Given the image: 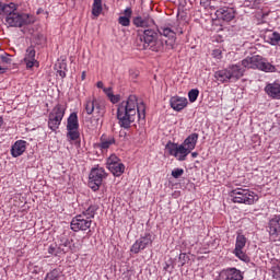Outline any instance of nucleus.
I'll return each instance as SVG.
<instances>
[{"label":"nucleus","mask_w":280,"mask_h":280,"mask_svg":"<svg viewBox=\"0 0 280 280\" xmlns=\"http://www.w3.org/2000/svg\"><path fill=\"white\" fill-rule=\"evenodd\" d=\"M145 120V104L138 103L137 96L130 95L127 101H122L117 107V119L120 128L128 129L135 120Z\"/></svg>","instance_id":"f257e3e1"},{"label":"nucleus","mask_w":280,"mask_h":280,"mask_svg":"<svg viewBox=\"0 0 280 280\" xmlns=\"http://www.w3.org/2000/svg\"><path fill=\"white\" fill-rule=\"evenodd\" d=\"M198 137V133H191L184 140L182 144L170 141L166 143L165 150L170 156H174L177 159V161H187V156L191 154L192 150H196Z\"/></svg>","instance_id":"f03ea898"},{"label":"nucleus","mask_w":280,"mask_h":280,"mask_svg":"<svg viewBox=\"0 0 280 280\" xmlns=\"http://www.w3.org/2000/svg\"><path fill=\"white\" fill-rule=\"evenodd\" d=\"M138 49H150L151 51H163L165 40L159 38V33L154 30H144L137 38Z\"/></svg>","instance_id":"7ed1b4c3"},{"label":"nucleus","mask_w":280,"mask_h":280,"mask_svg":"<svg viewBox=\"0 0 280 280\" xmlns=\"http://www.w3.org/2000/svg\"><path fill=\"white\" fill-rule=\"evenodd\" d=\"M2 16H5V25L9 27H24V25L32 23L30 14L19 12V4L14 2L9 3L8 10Z\"/></svg>","instance_id":"20e7f679"},{"label":"nucleus","mask_w":280,"mask_h":280,"mask_svg":"<svg viewBox=\"0 0 280 280\" xmlns=\"http://www.w3.org/2000/svg\"><path fill=\"white\" fill-rule=\"evenodd\" d=\"M246 71V68L242 65V61L235 65L229 66L226 69L219 70L214 73L215 80L219 82H233L240 80V78L244 77V72Z\"/></svg>","instance_id":"39448f33"},{"label":"nucleus","mask_w":280,"mask_h":280,"mask_svg":"<svg viewBox=\"0 0 280 280\" xmlns=\"http://www.w3.org/2000/svg\"><path fill=\"white\" fill-rule=\"evenodd\" d=\"M232 202L237 205H255L259 196L248 188H235L230 191Z\"/></svg>","instance_id":"423d86ee"},{"label":"nucleus","mask_w":280,"mask_h":280,"mask_svg":"<svg viewBox=\"0 0 280 280\" xmlns=\"http://www.w3.org/2000/svg\"><path fill=\"white\" fill-rule=\"evenodd\" d=\"M67 107L62 104H57L48 115V128L56 132L65 119Z\"/></svg>","instance_id":"0eeeda50"},{"label":"nucleus","mask_w":280,"mask_h":280,"mask_svg":"<svg viewBox=\"0 0 280 280\" xmlns=\"http://www.w3.org/2000/svg\"><path fill=\"white\" fill-rule=\"evenodd\" d=\"M108 174H106V171L104 167H94L90 172L89 176V187L93 191H97L100 187H102V183H104V178H106Z\"/></svg>","instance_id":"6e6552de"},{"label":"nucleus","mask_w":280,"mask_h":280,"mask_svg":"<svg viewBox=\"0 0 280 280\" xmlns=\"http://www.w3.org/2000/svg\"><path fill=\"white\" fill-rule=\"evenodd\" d=\"M80 128V122L78 120V113L73 112L70 114L67 120V137L70 139V141H78L80 139V131H78Z\"/></svg>","instance_id":"1a4fd4ad"},{"label":"nucleus","mask_w":280,"mask_h":280,"mask_svg":"<svg viewBox=\"0 0 280 280\" xmlns=\"http://www.w3.org/2000/svg\"><path fill=\"white\" fill-rule=\"evenodd\" d=\"M84 108L86 115H93L95 113L96 117H104L106 114V106L96 98H86Z\"/></svg>","instance_id":"9d476101"},{"label":"nucleus","mask_w":280,"mask_h":280,"mask_svg":"<svg viewBox=\"0 0 280 280\" xmlns=\"http://www.w3.org/2000/svg\"><path fill=\"white\" fill-rule=\"evenodd\" d=\"M106 167L107 170H109L113 176H116V177L121 176V174L126 172V165H124V163H121V160L115 154H112L107 159Z\"/></svg>","instance_id":"9b49d317"},{"label":"nucleus","mask_w":280,"mask_h":280,"mask_svg":"<svg viewBox=\"0 0 280 280\" xmlns=\"http://www.w3.org/2000/svg\"><path fill=\"white\" fill-rule=\"evenodd\" d=\"M91 224H93V220L88 219L84 214H79L72 219L70 229L74 233L89 231V229H91Z\"/></svg>","instance_id":"f8f14e48"},{"label":"nucleus","mask_w":280,"mask_h":280,"mask_svg":"<svg viewBox=\"0 0 280 280\" xmlns=\"http://www.w3.org/2000/svg\"><path fill=\"white\" fill-rule=\"evenodd\" d=\"M148 246H152V235L150 233L145 234L144 236L140 237L138 241L133 243L131 246V253L138 255L140 250H145Z\"/></svg>","instance_id":"ddd939ff"},{"label":"nucleus","mask_w":280,"mask_h":280,"mask_svg":"<svg viewBox=\"0 0 280 280\" xmlns=\"http://www.w3.org/2000/svg\"><path fill=\"white\" fill-rule=\"evenodd\" d=\"M268 229L270 238L272 242H277V240H279L280 233V214H276L271 220H269Z\"/></svg>","instance_id":"4468645a"},{"label":"nucleus","mask_w":280,"mask_h":280,"mask_svg":"<svg viewBox=\"0 0 280 280\" xmlns=\"http://www.w3.org/2000/svg\"><path fill=\"white\" fill-rule=\"evenodd\" d=\"M215 16L219 21H225V23H231L235 19V9L231 7H222L215 11Z\"/></svg>","instance_id":"2eb2a0df"},{"label":"nucleus","mask_w":280,"mask_h":280,"mask_svg":"<svg viewBox=\"0 0 280 280\" xmlns=\"http://www.w3.org/2000/svg\"><path fill=\"white\" fill-rule=\"evenodd\" d=\"M264 60V57L259 56V55H255L252 57H247L245 59L242 60V66L245 69H258L261 67V62Z\"/></svg>","instance_id":"dca6fc26"},{"label":"nucleus","mask_w":280,"mask_h":280,"mask_svg":"<svg viewBox=\"0 0 280 280\" xmlns=\"http://www.w3.org/2000/svg\"><path fill=\"white\" fill-rule=\"evenodd\" d=\"M223 280H244V273L237 268H228L221 271Z\"/></svg>","instance_id":"f3484780"},{"label":"nucleus","mask_w":280,"mask_h":280,"mask_svg":"<svg viewBox=\"0 0 280 280\" xmlns=\"http://www.w3.org/2000/svg\"><path fill=\"white\" fill-rule=\"evenodd\" d=\"M26 150H27V141L18 140L11 147V156H13V159H19V156H23Z\"/></svg>","instance_id":"a211bd4d"},{"label":"nucleus","mask_w":280,"mask_h":280,"mask_svg":"<svg viewBox=\"0 0 280 280\" xmlns=\"http://www.w3.org/2000/svg\"><path fill=\"white\" fill-rule=\"evenodd\" d=\"M170 104L173 110H177V113H179V110H183L187 106L188 102L187 98L183 96H173L170 100Z\"/></svg>","instance_id":"6ab92c4d"},{"label":"nucleus","mask_w":280,"mask_h":280,"mask_svg":"<svg viewBox=\"0 0 280 280\" xmlns=\"http://www.w3.org/2000/svg\"><path fill=\"white\" fill-rule=\"evenodd\" d=\"M265 93L272 100H280V84L269 83L265 86Z\"/></svg>","instance_id":"aec40b11"},{"label":"nucleus","mask_w":280,"mask_h":280,"mask_svg":"<svg viewBox=\"0 0 280 280\" xmlns=\"http://www.w3.org/2000/svg\"><path fill=\"white\" fill-rule=\"evenodd\" d=\"M24 62L26 63L27 69H32V67H34L36 62V49H34L33 46H30L26 49Z\"/></svg>","instance_id":"412c9836"},{"label":"nucleus","mask_w":280,"mask_h":280,"mask_svg":"<svg viewBox=\"0 0 280 280\" xmlns=\"http://www.w3.org/2000/svg\"><path fill=\"white\" fill-rule=\"evenodd\" d=\"M115 137L102 135L97 148H100V150H108V148H110V145H115Z\"/></svg>","instance_id":"4be33fe9"},{"label":"nucleus","mask_w":280,"mask_h":280,"mask_svg":"<svg viewBox=\"0 0 280 280\" xmlns=\"http://www.w3.org/2000/svg\"><path fill=\"white\" fill-rule=\"evenodd\" d=\"M124 14L125 15L119 16L118 23L119 25H122V27H128L130 26V18L132 16V9L130 8L125 9Z\"/></svg>","instance_id":"5701e85b"},{"label":"nucleus","mask_w":280,"mask_h":280,"mask_svg":"<svg viewBox=\"0 0 280 280\" xmlns=\"http://www.w3.org/2000/svg\"><path fill=\"white\" fill-rule=\"evenodd\" d=\"M258 70L264 71L265 73H275V71H277V68L268 60L262 58V61L260 62V68H258Z\"/></svg>","instance_id":"b1692460"},{"label":"nucleus","mask_w":280,"mask_h":280,"mask_svg":"<svg viewBox=\"0 0 280 280\" xmlns=\"http://www.w3.org/2000/svg\"><path fill=\"white\" fill-rule=\"evenodd\" d=\"M97 209H100L97 205H92L85 211H83L81 215H84L88 220H93V218H95Z\"/></svg>","instance_id":"393cba45"},{"label":"nucleus","mask_w":280,"mask_h":280,"mask_svg":"<svg viewBox=\"0 0 280 280\" xmlns=\"http://www.w3.org/2000/svg\"><path fill=\"white\" fill-rule=\"evenodd\" d=\"M246 242H247V238L246 236H244V234H237L234 249L244 250V248H246Z\"/></svg>","instance_id":"a878e982"},{"label":"nucleus","mask_w":280,"mask_h":280,"mask_svg":"<svg viewBox=\"0 0 280 280\" xmlns=\"http://www.w3.org/2000/svg\"><path fill=\"white\" fill-rule=\"evenodd\" d=\"M267 43L272 46H280V34L279 32H273L269 35H267Z\"/></svg>","instance_id":"bb28decb"},{"label":"nucleus","mask_w":280,"mask_h":280,"mask_svg":"<svg viewBox=\"0 0 280 280\" xmlns=\"http://www.w3.org/2000/svg\"><path fill=\"white\" fill-rule=\"evenodd\" d=\"M55 69L60 78H67V61H59L56 63Z\"/></svg>","instance_id":"cd10ccee"},{"label":"nucleus","mask_w":280,"mask_h":280,"mask_svg":"<svg viewBox=\"0 0 280 280\" xmlns=\"http://www.w3.org/2000/svg\"><path fill=\"white\" fill-rule=\"evenodd\" d=\"M161 36H165L166 38H171L173 40H176V32H174L170 27H161L160 28Z\"/></svg>","instance_id":"c85d7f7f"},{"label":"nucleus","mask_w":280,"mask_h":280,"mask_svg":"<svg viewBox=\"0 0 280 280\" xmlns=\"http://www.w3.org/2000/svg\"><path fill=\"white\" fill-rule=\"evenodd\" d=\"M233 255H235L237 259L244 261L245 264H248V261H250V258L248 257V255H246V253H244V249H234Z\"/></svg>","instance_id":"c756f323"},{"label":"nucleus","mask_w":280,"mask_h":280,"mask_svg":"<svg viewBox=\"0 0 280 280\" xmlns=\"http://www.w3.org/2000/svg\"><path fill=\"white\" fill-rule=\"evenodd\" d=\"M59 250L63 254L69 253V250H71V242L67 238L61 241V244L59 245Z\"/></svg>","instance_id":"7c9ffc66"},{"label":"nucleus","mask_w":280,"mask_h":280,"mask_svg":"<svg viewBox=\"0 0 280 280\" xmlns=\"http://www.w3.org/2000/svg\"><path fill=\"white\" fill-rule=\"evenodd\" d=\"M58 279H60V270L58 269L51 270L45 277V280H58Z\"/></svg>","instance_id":"2f4dec72"},{"label":"nucleus","mask_w":280,"mask_h":280,"mask_svg":"<svg viewBox=\"0 0 280 280\" xmlns=\"http://www.w3.org/2000/svg\"><path fill=\"white\" fill-rule=\"evenodd\" d=\"M198 95H200V91L198 89H192L188 92V100L189 102L194 103L198 100Z\"/></svg>","instance_id":"473e14b6"},{"label":"nucleus","mask_w":280,"mask_h":280,"mask_svg":"<svg viewBox=\"0 0 280 280\" xmlns=\"http://www.w3.org/2000/svg\"><path fill=\"white\" fill-rule=\"evenodd\" d=\"M184 174H185V170L183 168H174L171 173L173 178H180V176H183Z\"/></svg>","instance_id":"72a5a7b5"},{"label":"nucleus","mask_w":280,"mask_h":280,"mask_svg":"<svg viewBox=\"0 0 280 280\" xmlns=\"http://www.w3.org/2000/svg\"><path fill=\"white\" fill-rule=\"evenodd\" d=\"M133 24L137 27H143V25H145V21H143V18L137 16V18L133 19Z\"/></svg>","instance_id":"f704fd0d"},{"label":"nucleus","mask_w":280,"mask_h":280,"mask_svg":"<svg viewBox=\"0 0 280 280\" xmlns=\"http://www.w3.org/2000/svg\"><path fill=\"white\" fill-rule=\"evenodd\" d=\"M8 8H10V3H3L0 1V16L5 14Z\"/></svg>","instance_id":"c9c22d12"},{"label":"nucleus","mask_w":280,"mask_h":280,"mask_svg":"<svg viewBox=\"0 0 280 280\" xmlns=\"http://www.w3.org/2000/svg\"><path fill=\"white\" fill-rule=\"evenodd\" d=\"M48 253H49V255L58 256L59 253H61V252H60L59 247L56 248V246L50 245V246L48 247Z\"/></svg>","instance_id":"e433bc0d"},{"label":"nucleus","mask_w":280,"mask_h":280,"mask_svg":"<svg viewBox=\"0 0 280 280\" xmlns=\"http://www.w3.org/2000/svg\"><path fill=\"white\" fill-rule=\"evenodd\" d=\"M200 5L207 10V8H211L215 10V7H211V0H200Z\"/></svg>","instance_id":"4c0bfd02"},{"label":"nucleus","mask_w":280,"mask_h":280,"mask_svg":"<svg viewBox=\"0 0 280 280\" xmlns=\"http://www.w3.org/2000/svg\"><path fill=\"white\" fill-rule=\"evenodd\" d=\"M92 14H93L94 16H100V14H102V7H95V5H93Z\"/></svg>","instance_id":"58836bf2"},{"label":"nucleus","mask_w":280,"mask_h":280,"mask_svg":"<svg viewBox=\"0 0 280 280\" xmlns=\"http://www.w3.org/2000/svg\"><path fill=\"white\" fill-rule=\"evenodd\" d=\"M103 91L107 95L108 98L113 95V88H105V89H103Z\"/></svg>","instance_id":"ea45409f"},{"label":"nucleus","mask_w":280,"mask_h":280,"mask_svg":"<svg viewBox=\"0 0 280 280\" xmlns=\"http://www.w3.org/2000/svg\"><path fill=\"white\" fill-rule=\"evenodd\" d=\"M109 100H110V103H112V104H117V102H119V96L113 94V95L109 97Z\"/></svg>","instance_id":"a19ab883"},{"label":"nucleus","mask_w":280,"mask_h":280,"mask_svg":"<svg viewBox=\"0 0 280 280\" xmlns=\"http://www.w3.org/2000/svg\"><path fill=\"white\" fill-rule=\"evenodd\" d=\"M213 56H214V58H221V56H222V51H220V50H213Z\"/></svg>","instance_id":"79ce46f5"},{"label":"nucleus","mask_w":280,"mask_h":280,"mask_svg":"<svg viewBox=\"0 0 280 280\" xmlns=\"http://www.w3.org/2000/svg\"><path fill=\"white\" fill-rule=\"evenodd\" d=\"M93 5L102 7V0H94Z\"/></svg>","instance_id":"37998d69"},{"label":"nucleus","mask_w":280,"mask_h":280,"mask_svg":"<svg viewBox=\"0 0 280 280\" xmlns=\"http://www.w3.org/2000/svg\"><path fill=\"white\" fill-rule=\"evenodd\" d=\"M97 89H104V83L102 81H98L96 83Z\"/></svg>","instance_id":"c03bdc74"},{"label":"nucleus","mask_w":280,"mask_h":280,"mask_svg":"<svg viewBox=\"0 0 280 280\" xmlns=\"http://www.w3.org/2000/svg\"><path fill=\"white\" fill-rule=\"evenodd\" d=\"M275 273H276L277 277H280V268H279V267H277V268L275 269Z\"/></svg>","instance_id":"a18cd8bd"},{"label":"nucleus","mask_w":280,"mask_h":280,"mask_svg":"<svg viewBox=\"0 0 280 280\" xmlns=\"http://www.w3.org/2000/svg\"><path fill=\"white\" fill-rule=\"evenodd\" d=\"M81 79H82V80H86V71H83V72H82Z\"/></svg>","instance_id":"49530a36"},{"label":"nucleus","mask_w":280,"mask_h":280,"mask_svg":"<svg viewBox=\"0 0 280 280\" xmlns=\"http://www.w3.org/2000/svg\"><path fill=\"white\" fill-rule=\"evenodd\" d=\"M1 60H2V62H10V59H8L7 57H1Z\"/></svg>","instance_id":"de8ad7c7"},{"label":"nucleus","mask_w":280,"mask_h":280,"mask_svg":"<svg viewBox=\"0 0 280 280\" xmlns=\"http://www.w3.org/2000/svg\"><path fill=\"white\" fill-rule=\"evenodd\" d=\"M191 156H192V159H198V152H192Z\"/></svg>","instance_id":"09e8293b"},{"label":"nucleus","mask_w":280,"mask_h":280,"mask_svg":"<svg viewBox=\"0 0 280 280\" xmlns=\"http://www.w3.org/2000/svg\"><path fill=\"white\" fill-rule=\"evenodd\" d=\"M0 73H5V68L0 66Z\"/></svg>","instance_id":"8fccbe9b"},{"label":"nucleus","mask_w":280,"mask_h":280,"mask_svg":"<svg viewBox=\"0 0 280 280\" xmlns=\"http://www.w3.org/2000/svg\"><path fill=\"white\" fill-rule=\"evenodd\" d=\"M185 257H187L186 254H180V255H179V259H185Z\"/></svg>","instance_id":"3c124183"},{"label":"nucleus","mask_w":280,"mask_h":280,"mask_svg":"<svg viewBox=\"0 0 280 280\" xmlns=\"http://www.w3.org/2000/svg\"><path fill=\"white\" fill-rule=\"evenodd\" d=\"M3 126V117L0 116V128Z\"/></svg>","instance_id":"603ef678"},{"label":"nucleus","mask_w":280,"mask_h":280,"mask_svg":"<svg viewBox=\"0 0 280 280\" xmlns=\"http://www.w3.org/2000/svg\"><path fill=\"white\" fill-rule=\"evenodd\" d=\"M182 266H185V261H182Z\"/></svg>","instance_id":"864d4df0"},{"label":"nucleus","mask_w":280,"mask_h":280,"mask_svg":"<svg viewBox=\"0 0 280 280\" xmlns=\"http://www.w3.org/2000/svg\"><path fill=\"white\" fill-rule=\"evenodd\" d=\"M179 34H183V31H180Z\"/></svg>","instance_id":"5fc2aeb1"}]
</instances>
